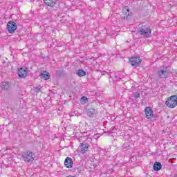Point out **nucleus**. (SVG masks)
Listing matches in <instances>:
<instances>
[{"label": "nucleus", "instance_id": "obj_1", "mask_svg": "<svg viewBox=\"0 0 177 177\" xmlns=\"http://www.w3.org/2000/svg\"><path fill=\"white\" fill-rule=\"evenodd\" d=\"M138 34H140V35L145 37V38H149V37H151V29L149 28L147 25L144 24H140L138 25Z\"/></svg>", "mask_w": 177, "mask_h": 177}, {"label": "nucleus", "instance_id": "obj_2", "mask_svg": "<svg viewBox=\"0 0 177 177\" xmlns=\"http://www.w3.org/2000/svg\"><path fill=\"white\" fill-rule=\"evenodd\" d=\"M165 104L169 109H175L177 106V95H171L165 102Z\"/></svg>", "mask_w": 177, "mask_h": 177}, {"label": "nucleus", "instance_id": "obj_3", "mask_svg": "<svg viewBox=\"0 0 177 177\" xmlns=\"http://www.w3.org/2000/svg\"><path fill=\"white\" fill-rule=\"evenodd\" d=\"M22 158L25 162L30 164V162H32V161H34L35 154L30 151H28L22 154Z\"/></svg>", "mask_w": 177, "mask_h": 177}, {"label": "nucleus", "instance_id": "obj_4", "mask_svg": "<svg viewBox=\"0 0 177 177\" xmlns=\"http://www.w3.org/2000/svg\"><path fill=\"white\" fill-rule=\"evenodd\" d=\"M130 64L135 68H136V67H139L140 64H142V59H140V57H131L130 58Z\"/></svg>", "mask_w": 177, "mask_h": 177}, {"label": "nucleus", "instance_id": "obj_5", "mask_svg": "<svg viewBox=\"0 0 177 177\" xmlns=\"http://www.w3.org/2000/svg\"><path fill=\"white\" fill-rule=\"evenodd\" d=\"M7 30L10 34H13L17 30V25L16 22L10 21L7 24Z\"/></svg>", "mask_w": 177, "mask_h": 177}, {"label": "nucleus", "instance_id": "obj_6", "mask_svg": "<svg viewBox=\"0 0 177 177\" xmlns=\"http://www.w3.org/2000/svg\"><path fill=\"white\" fill-rule=\"evenodd\" d=\"M122 74V72H112L109 73V77L113 80V82H118V81H121Z\"/></svg>", "mask_w": 177, "mask_h": 177}, {"label": "nucleus", "instance_id": "obj_7", "mask_svg": "<svg viewBox=\"0 0 177 177\" xmlns=\"http://www.w3.org/2000/svg\"><path fill=\"white\" fill-rule=\"evenodd\" d=\"M167 67H165L163 69H159L157 72V74L159 77V78H165L167 79L168 78V70H167Z\"/></svg>", "mask_w": 177, "mask_h": 177}, {"label": "nucleus", "instance_id": "obj_8", "mask_svg": "<svg viewBox=\"0 0 177 177\" xmlns=\"http://www.w3.org/2000/svg\"><path fill=\"white\" fill-rule=\"evenodd\" d=\"M145 118H147V120H151L153 118V109H151V107L147 106L145 109Z\"/></svg>", "mask_w": 177, "mask_h": 177}, {"label": "nucleus", "instance_id": "obj_9", "mask_svg": "<svg viewBox=\"0 0 177 177\" xmlns=\"http://www.w3.org/2000/svg\"><path fill=\"white\" fill-rule=\"evenodd\" d=\"M122 15H124V17H122V18L124 20H129V17L132 16V13H131V12L129 11V8H128V7H124L122 10Z\"/></svg>", "mask_w": 177, "mask_h": 177}, {"label": "nucleus", "instance_id": "obj_10", "mask_svg": "<svg viewBox=\"0 0 177 177\" xmlns=\"http://www.w3.org/2000/svg\"><path fill=\"white\" fill-rule=\"evenodd\" d=\"M17 75L19 78H26L27 77V68L26 69L23 68L18 69Z\"/></svg>", "mask_w": 177, "mask_h": 177}, {"label": "nucleus", "instance_id": "obj_11", "mask_svg": "<svg viewBox=\"0 0 177 177\" xmlns=\"http://www.w3.org/2000/svg\"><path fill=\"white\" fill-rule=\"evenodd\" d=\"M80 153L82 154H85V153H86V151H88L89 150V145L87 143H81L80 145Z\"/></svg>", "mask_w": 177, "mask_h": 177}, {"label": "nucleus", "instance_id": "obj_12", "mask_svg": "<svg viewBox=\"0 0 177 177\" xmlns=\"http://www.w3.org/2000/svg\"><path fill=\"white\" fill-rule=\"evenodd\" d=\"M73 159L70 157H67L64 160V165L66 168H73Z\"/></svg>", "mask_w": 177, "mask_h": 177}, {"label": "nucleus", "instance_id": "obj_13", "mask_svg": "<svg viewBox=\"0 0 177 177\" xmlns=\"http://www.w3.org/2000/svg\"><path fill=\"white\" fill-rule=\"evenodd\" d=\"M44 2L47 6L53 8L56 6V2H57V0H44Z\"/></svg>", "mask_w": 177, "mask_h": 177}, {"label": "nucleus", "instance_id": "obj_14", "mask_svg": "<svg viewBox=\"0 0 177 177\" xmlns=\"http://www.w3.org/2000/svg\"><path fill=\"white\" fill-rule=\"evenodd\" d=\"M1 91H9L10 88V86L9 85V82H3L0 86Z\"/></svg>", "mask_w": 177, "mask_h": 177}, {"label": "nucleus", "instance_id": "obj_15", "mask_svg": "<svg viewBox=\"0 0 177 177\" xmlns=\"http://www.w3.org/2000/svg\"><path fill=\"white\" fill-rule=\"evenodd\" d=\"M87 115L88 117H93L96 114V109L93 108H89L86 110Z\"/></svg>", "mask_w": 177, "mask_h": 177}, {"label": "nucleus", "instance_id": "obj_16", "mask_svg": "<svg viewBox=\"0 0 177 177\" xmlns=\"http://www.w3.org/2000/svg\"><path fill=\"white\" fill-rule=\"evenodd\" d=\"M41 78H43V80H49V72L48 71H43L40 73Z\"/></svg>", "mask_w": 177, "mask_h": 177}, {"label": "nucleus", "instance_id": "obj_17", "mask_svg": "<svg viewBox=\"0 0 177 177\" xmlns=\"http://www.w3.org/2000/svg\"><path fill=\"white\" fill-rule=\"evenodd\" d=\"M162 168V165L159 162H156L153 164V171H160Z\"/></svg>", "mask_w": 177, "mask_h": 177}, {"label": "nucleus", "instance_id": "obj_18", "mask_svg": "<svg viewBox=\"0 0 177 177\" xmlns=\"http://www.w3.org/2000/svg\"><path fill=\"white\" fill-rule=\"evenodd\" d=\"M76 74L78 77H84V75H86V72L83 69H79L76 71Z\"/></svg>", "mask_w": 177, "mask_h": 177}, {"label": "nucleus", "instance_id": "obj_19", "mask_svg": "<svg viewBox=\"0 0 177 177\" xmlns=\"http://www.w3.org/2000/svg\"><path fill=\"white\" fill-rule=\"evenodd\" d=\"M64 75H66V73L64 72V70L59 69L57 71L56 77H64Z\"/></svg>", "mask_w": 177, "mask_h": 177}, {"label": "nucleus", "instance_id": "obj_20", "mask_svg": "<svg viewBox=\"0 0 177 177\" xmlns=\"http://www.w3.org/2000/svg\"><path fill=\"white\" fill-rule=\"evenodd\" d=\"M75 171L78 172V174H81L84 171V167L82 166H77L75 168Z\"/></svg>", "mask_w": 177, "mask_h": 177}, {"label": "nucleus", "instance_id": "obj_21", "mask_svg": "<svg viewBox=\"0 0 177 177\" xmlns=\"http://www.w3.org/2000/svg\"><path fill=\"white\" fill-rule=\"evenodd\" d=\"M81 102L82 103H83L84 104H85V103H86V102H88V97L83 96L81 97Z\"/></svg>", "mask_w": 177, "mask_h": 177}, {"label": "nucleus", "instance_id": "obj_22", "mask_svg": "<svg viewBox=\"0 0 177 177\" xmlns=\"http://www.w3.org/2000/svg\"><path fill=\"white\" fill-rule=\"evenodd\" d=\"M133 97H135V99H138L140 97V93H139V92H135L133 93Z\"/></svg>", "mask_w": 177, "mask_h": 177}, {"label": "nucleus", "instance_id": "obj_23", "mask_svg": "<svg viewBox=\"0 0 177 177\" xmlns=\"http://www.w3.org/2000/svg\"><path fill=\"white\" fill-rule=\"evenodd\" d=\"M41 88H42V87H41V86H39L36 87V88H35V92H37V93L41 92Z\"/></svg>", "mask_w": 177, "mask_h": 177}, {"label": "nucleus", "instance_id": "obj_24", "mask_svg": "<svg viewBox=\"0 0 177 177\" xmlns=\"http://www.w3.org/2000/svg\"><path fill=\"white\" fill-rule=\"evenodd\" d=\"M110 73H112V72H106V71H104V72L102 73V75H106V74H107V75H110Z\"/></svg>", "mask_w": 177, "mask_h": 177}, {"label": "nucleus", "instance_id": "obj_25", "mask_svg": "<svg viewBox=\"0 0 177 177\" xmlns=\"http://www.w3.org/2000/svg\"><path fill=\"white\" fill-rule=\"evenodd\" d=\"M93 168H97L99 167V162L93 165Z\"/></svg>", "mask_w": 177, "mask_h": 177}, {"label": "nucleus", "instance_id": "obj_26", "mask_svg": "<svg viewBox=\"0 0 177 177\" xmlns=\"http://www.w3.org/2000/svg\"><path fill=\"white\" fill-rule=\"evenodd\" d=\"M126 84H127V85H128V84H129V82H127Z\"/></svg>", "mask_w": 177, "mask_h": 177}]
</instances>
